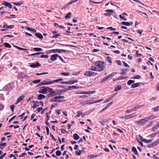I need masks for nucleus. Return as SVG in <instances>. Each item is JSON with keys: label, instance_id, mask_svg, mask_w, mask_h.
<instances>
[{"label": "nucleus", "instance_id": "473e14b6", "mask_svg": "<svg viewBox=\"0 0 159 159\" xmlns=\"http://www.w3.org/2000/svg\"><path fill=\"white\" fill-rule=\"evenodd\" d=\"M61 101H61V100H57V99H55V97L53 98L51 100V102H61Z\"/></svg>", "mask_w": 159, "mask_h": 159}, {"label": "nucleus", "instance_id": "f3484780", "mask_svg": "<svg viewBox=\"0 0 159 159\" xmlns=\"http://www.w3.org/2000/svg\"><path fill=\"white\" fill-rule=\"evenodd\" d=\"M3 4L6 6L10 8H11V5L8 2H4L3 3Z\"/></svg>", "mask_w": 159, "mask_h": 159}, {"label": "nucleus", "instance_id": "39448f33", "mask_svg": "<svg viewBox=\"0 0 159 159\" xmlns=\"http://www.w3.org/2000/svg\"><path fill=\"white\" fill-rule=\"evenodd\" d=\"M148 120H149V118H146L145 119H142L137 121V123L138 124L141 125L146 122Z\"/></svg>", "mask_w": 159, "mask_h": 159}, {"label": "nucleus", "instance_id": "20e7f679", "mask_svg": "<svg viewBox=\"0 0 159 159\" xmlns=\"http://www.w3.org/2000/svg\"><path fill=\"white\" fill-rule=\"evenodd\" d=\"M31 105L32 107L35 109L39 106V102L37 101L33 100L31 102Z\"/></svg>", "mask_w": 159, "mask_h": 159}, {"label": "nucleus", "instance_id": "423d86ee", "mask_svg": "<svg viewBox=\"0 0 159 159\" xmlns=\"http://www.w3.org/2000/svg\"><path fill=\"white\" fill-rule=\"evenodd\" d=\"M48 92L50 93L51 96H53L57 95V93L53 90V89L48 88Z\"/></svg>", "mask_w": 159, "mask_h": 159}, {"label": "nucleus", "instance_id": "774afa93", "mask_svg": "<svg viewBox=\"0 0 159 159\" xmlns=\"http://www.w3.org/2000/svg\"><path fill=\"white\" fill-rule=\"evenodd\" d=\"M122 62L123 64V65L125 67H129V66L128 65V64L126 63L124 61H122Z\"/></svg>", "mask_w": 159, "mask_h": 159}, {"label": "nucleus", "instance_id": "603ef678", "mask_svg": "<svg viewBox=\"0 0 159 159\" xmlns=\"http://www.w3.org/2000/svg\"><path fill=\"white\" fill-rule=\"evenodd\" d=\"M61 84H70L69 81H64L62 82L61 83Z\"/></svg>", "mask_w": 159, "mask_h": 159}, {"label": "nucleus", "instance_id": "a18cd8bd", "mask_svg": "<svg viewBox=\"0 0 159 159\" xmlns=\"http://www.w3.org/2000/svg\"><path fill=\"white\" fill-rule=\"evenodd\" d=\"M23 3V2H17V3L14 2V5H20L21 4H22Z\"/></svg>", "mask_w": 159, "mask_h": 159}, {"label": "nucleus", "instance_id": "6ab92c4d", "mask_svg": "<svg viewBox=\"0 0 159 159\" xmlns=\"http://www.w3.org/2000/svg\"><path fill=\"white\" fill-rule=\"evenodd\" d=\"M55 99H57V100H60V99H62L64 98V97L63 96H58L55 97Z\"/></svg>", "mask_w": 159, "mask_h": 159}, {"label": "nucleus", "instance_id": "1a4fd4ad", "mask_svg": "<svg viewBox=\"0 0 159 159\" xmlns=\"http://www.w3.org/2000/svg\"><path fill=\"white\" fill-rule=\"evenodd\" d=\"M41 65L39 62L33 63L30 65V66L31 68L38 67L40 66Z\"/></svg>", "mask_w": 159, "mask_h": 159}, {"label": "nucleus", "instance_id": "4be33fe9", "mask_svg": "<svg viewBox=\"0 0 159 159\" xmlns=\"http://www.w3.org/2000/svg\"><path fill=\"white\" fill-rule=\"evenodd\" d=\"M139 84L138 83L133 84L131 85V88H135L139 87Z\"/></svg>", "mask_w": 159, "mask_h": 159}, {"label": "nucleus", "instance_id": "37998d69", "mask_svg": "<svg viewBox=\"0 0 159 159\" xmlns=\"http://www.w3.org/2000/svg\"><path fill=\"white\" fill-rule=\"evenodd\" d=\"M89 157H90V159H91L96 157H97V155H89Z\"/></svg>", "mask_w": 159, "mask_h": 159}, {"label": "nucleus", "instance_id": "0e129e2a", "mask_svg": "<svg viewBox=\"0 0 159 159\" xmlns=\"http://www.w3.org/2000/svg\"><path fill=\"white\" fill-rule=\"evenodd\" d=\"M6 153H4L2 155H1L0 156V159H2L3 158V157H4V156L6 155Z\"/></svg>", "mask_w": 159, "mask_h": 159}, {"label": "nucleus", "instance_id": "e433bc0d", "mask_svg": "<svg viewBox=\"0 0 159 159\" xmlns=\"http://www.w3.org/2000/svg\"><path fill=\"white\" fill-rule=\"evenodd\" d=\"M61 74L63 75L68 76L70 75V74L68 72H61Z\"/></svg>", "mask_w": 159, "mask_h": 159}, {"label": "nucleus", "instance_id": "5fc2aeb1", "mask_svg": "<svg viewBox=\"0 0 159 159\" xmlns=\"http://www.w3.org/2000/svg\"><path fill=\"white\" fill-rule=\"evenodd\" d=\"M157 98L156 97H153L151 99H149L148 100L151 101H154L156 100Z\"/></svg>", "mask_w": 159, "mask_h": 159}, {"label": "nucleus", "instance_id": "a19ab883", "mask_svg": "<svg viewBox=\"0 0 159 159\" xmlns=\"http://www.w3.org/2000/svg\"><path fill=\"white\" fill-rule=\"evenodd\" d=\"M40 81H41V80H33V83L34 84H37V83H39Z\"/></svg>", "mask_w": 159, "mask_h": 159}, {"label": "nucleus", "instance_id": "7ed1b4c3", "mask_svg": "<svg viewBox=\"0 0 159 159\" xmlns=\"http://www.w3.org/2000/svg\"><path fill=\"white\" fill-rule=\"evenodd\" d=\"M12 89V85L11 84H8L5 86L3 88L2 90L5 91L6 93L7 94Z\"/></svg>", "mask_w": 159, "mask_h": 159}, {"label": "nucleus", "instance_id": "ea45409f", "mask_svg": "<svg viewBox=\"0 0 159 159\" xmlns=\"http://www.w3.org/2000/svg\"><path fill=\"white\" fill-rule=\"evenodd\" d=\"M113 97V96L112 97H110L109 98L107 99L104 102H103V103H105L106 102H107L110 100H111L112 98Z\"/></svg>", "mask_w": 159, "mask_h": 159}, {"label": "nucleus", "instance_id": "052dcab7", "mask_svg": "<svg viewBox=\"0 0 159 159\" xmlns=\"http://www.w3.org/2000/svg\"><path fill=\"white\" fill-rule=\"evenodd\" d=\"M116 74V72H113V73H111V74H110L109 75H110V77H111L112 76H114Z\"/></svg>", "mask_w": 159, "mask_h": 159}, {"label": "nucleus", "instance_id": "4d7b16f0", "mask_svg": "<svg viewBox=\"0 0 159 159\" xmlns=\"http://www.w3.org/2000/svg\"><path fill=\"white\" fill-rule=\"evenodd\" d=\"M90 69L92 70L95 71L96 70V68L94 66H92Z\"/></svg>", "mask_w": 159, "mask_h": 159}, {"label": "nucleus", "instance_id": "a211bd4d", "mask_svg": "<svg viewBox=\"0 0 159 159\" xmlns=\"http://www.w3.org/2000/svg\"><path fill=\"white\" fill-rule=\"evenodd\" d=\"M159 144V139H157L156 141H154L152 144V147L155 146Z\"/></svg>", "mask_w": 159, "mask_h": 159}, {"label": "nucleus", "instance_id": "680f3d73", "mask_svg": "<svg viewBox=\"0 0 159 159\" xmlns=\"http://www.w3.org/2000/svg\"><path fill=\"white\" fill-rule=\"evenodd\" d=\"M116 63L118 65H121V62L119 60H116L115 61Z\"/></svg>", "mask_w": 159, "mask_h": 159}, {"label": "nucleus", "instance_id": "de8ad7c7", "mask_svg": "<svg viewBox=\"0 0 159 159\" xmlns=\"http://www.w3.org/2000/svg\"><path fill=\"white\" fill-rule=\"evenodd\" d=\"M157 126H158V125H156L155 126L153 127L152 129V131H155L157 129Z\"/></svg>", "mask_w": 159, "mask_h": 159}, {"label": "nucleus", "instance_id": "69168bd1", "mask_svg": "<svg viewBox=\"0 0 159 159\" xmlns=\"http://www.w3.org/2000/svg\"><path fill=\"white\" fill-rule=\"evenodd\" d=\"M152 141V139H150V140H147L146 139V141H145V143H151Z\"/></svg>", "mask_w": 159, "mask_h": 159}, {"label": "nucleus", "instance_id": "c9c22d12", "mask_svg": "<svg viewBox=\"0 0 159 159\" xmlns=\"http://www.w3.org/2000/svg\"><path fill=\"white\" fill-rule=\"evenodd\" d=\"M4 44H5V46L6 48H11V46L8 43H4Z\"/></svg>", "mask_w": 159, "mask_h": 159}, {"label": "nucleus", "instance_id": "864d4df0", "mask_svg": "<svg viewBox=\"0 0 159 159\" xmlns=\"http://www.w3.org/2000/svg\"><path fill=\"white\" fill-rule=\"evenodd\" d=\"M140 108V107H138V106H136L134 107L133 108H132V110L133 111H135L137 109L139 108Z\"/></svg>", "mask_w": 159, "mask_h": 159}, {"label": "nucleus", "instance_id": "4468645a", "mask_svg": "<svg viewBox=\"0 0 159 159\" xmlns=\"http://www.w3.org/2000/svg\"><path fill=\"white\" fill-rule=\"evenodd\" d=\"M52 33L54 34V35L52 37V38H57L58 36H60V35L57 33V32L54 31H52Z\"/></svg>", "mask_w": 159, "mask_h": 159}, {"label": "nucleus", "instance_id": "8fccbe9b", "mask_svg": "<svg viewBox=\"0 0 159 159\" xmlns=\"http://www.w3.org/2000/svg\"><path fill=\"white\" fill-rule=\"evenodd\" d=\"M48 56L46 55H43L40 56L41 58H48Z\"/></svg>", "mask_w": 159, "mask_h": 159}, {"label": "nucleus", "instance_id": "0eeeda50", "mask_svg": "<svg viewBox=\"0 0 159 159\" xmlns=\"http://www.w3.org/2000/svg\"><path fill=\"white\" fill-rule=\"evenodd\" d=\"M18 77L21 78L27 79L28 78V76L22 72L18 73Z\"/></svg>", "mask_w": 159, "mask_h": 159}, {"label": "nucleus", "instance_id": "4c0bfd02", "mask_svg": "<svg viewBox=\"0 0 159 159\" xmlns=\"http://www.w3.org/2000/svg\"><path fill=\"white\" fill-rule=\"evenodd\" d=\"M139 137L140 138V139L143 142H145V141H146V139H144L143 138V137L141 136L140 135H139Z\"/></svg>", "mask_w": 159, "mask_h": 159}, {"label": "nucleus", "instance_id": "aec40b11", "mask_svg": "<svg viewBox=\"0 0 159 159\" xmlns=\"http://www.w3.org/2000/svg\"><path fill=\"white\" fill-rule=\"evenodd\" d=\"M45 98V96L43 94H40L38 96V99L39 100H41L44 98Z\"/></svg>", "mask_w": 159, "mask_h": 159}, {"label": "nucleus", "instance_id": "cd10ccee", "mask_svg": "<svg viewBox=\"0 0 159 159\" xmlns=\"http://www.w3.org/2000/svg\"><path fill=\"white\" fill-rule=\"evenodd\" d=\"M71 15V13L69 12L66 15L65 18L66 19H69L70 18Z\"/></svg>", "mask_w": 159, "mask_h": 159}, {"label": "nucleus", "instance_id": "c756f323", "mask_svg": "<svg viewBox=\"0 0 159 159\" xmlns=\"http://www.w3.org/2000/svg\"><path fill=\"white\" fill-rule=\"evenodd\" d=\"M135 82L134 80H128L127 82V84L128 85H130L132 83H134Z\"/></svg>", "mask_w": 159, "mask_h": 159}, {"label": "nucleus", "instance_id": "49530a36", "mask_svg": "<svg viewBox=\"0 0 159 159\" xmlns=\"http://www.w3.org/2000/svg\"><path fill=\"white\" fill-rule=\"evenodd\" d=\"M81 153V151L80 150H79L75 152V154L77 155H80Z\"/></svg>", "mask_w": 159, "mask_h": 159}, {"label": "nucleus", "instance_id": "7c9ffc66", "mask_svg": "<svg viewBox=\"0 0 159 159\" xmlns=\"http://www.w3.org/2000/svg\"><path fill=\"white\" fill-rule=\"evenodd\" d=\"M51 52L53 53L58 52L59 53V49H52L51 50Z\"/></svg>", "mask_w": 159, "mask_h": 159}, {"label": "nucleus", "instance_id": "09e8293b", "mask_svg": "<svg viewBox=\"0 0 159 159\" xmlns=\"http://www.w3.org/2000/svg\"><path fill=\"white\" fill-rule=\"evenodd\" d=\"M120 118L123 119H129V116H122L120 117Z\"/></svg>", "mask_w": 159, "mask_h": 159}, {"label": "nucleus", "instance_id": "a878e982", "mask_svg": "<svg viewBox=\"0 0 159 159\" xmlns=\"http://www.w3.org/2000/svg\"><path fill=\"white\" fill-rule=\"evenodd\" d=\"M35 36L37 37L40 39H42L43 38V37L42 35L40 33H37L35 34Z\"/></svg>", "mask_w": 159, "mask_h": 159}, {"label": "nucleus", "instance_id": "13d9d810", "mask_svg": "<svg viewBox=\"0 0 159 159\" xmlns=\"http://www.w3.org/2000/svg\"><path fill=\"white\" fill-rule=\"evenodd\" d=\"M155 136L154 134H151L149 135L148 136V137H149L150 138H152L155 137Z\"/></svg>", "mask_w": 159, "mask_h": 159}, {"label": "nucleus", "instance_id": "393cba45", "mask_svg": "<svg viewBox=\"0 0 159 159\" xmlns=\"http://www.w3.org/2000/svg\"><path fill=\"white\" fill-rule=\"evenodd\" d=\"M128 70L127 69H122L121 70V74H124L126 73V72L128 71Z\"/></svg>", "mask_w": 159, "mask_h": 159}, {"label": "nucleus", "instance_id": "bf43d9fd", "mask_svg": "<svg viewBox=\"0 0 159 159\" xmlns=\"http://www.w3.org/2000/svg\"><path fill=\"white\" fill-rule=\"evenodd\" d=\"M143 30H138V33L140 34H142Z\"/></svg>", "mask_w": 159, "mask_h": 159}, {"label": "nucleus", "instance_id": "2eb2a0df", "mask_svg": "<svg viewBox=\"0 0 159 159\" xmlns=\"http://www.w3.org/2000/svg\"><path fill=\"white\" fill-rule=\"evenodd\" d=\"M105 11H107V12L106 13H105L104 15L106 16H109L111 13L113 12V10H105Z\"/></svg>", "mask_w": 159, "mask_h": 159}, {"label": "nucleus", "instance_id": "f257e3e1", "mask_svg": "<svg viewBox=\"0 0 159 159\" xmlns=\"http://www.w3.org/2000/svg\"><path fill=\"white\" fill-rule=\"evenodd\" d=\"M62 79H58L54 80H43L41 84L43 85H49L53 84L55 83H57L59 81H61L62 80Z\"/></svg>", "mask_w": 159, "mask_h": 159}, {"label": "nucleus", "instance_id": "ddd939ff", "mask_svg": "<svg viewBox=\"0 0 159 159\" xmlns=\"http://www.w3.org/2000/svg\"><path fill=\"white\" fill-rule=\"evenodd\" d=\"M92 74V71L89 70L85 72L84 73V75L87 76H90L93 75V74Z\"/></svg>", "mask_w": 159, "mask_h": 159}, {"label": "nucleus", "instance_id": "b1692460", "mask_svg": "<svg viewBox=\"0 0 159 159\" xmlns=\"http://www.w3.org/2000/svg\"><path fill=\"white\" fill-rule=\"evenodd\" d=\"M73 137L75 140H78L80 138L79 136L77 134H74Z\"/></svg>", "mask_w": 159, "mask_h": 159}, {"label": "nucleus", "instance_id": "338daca9", "mask_svg": "<svg viewBox=\"0 0 159 159\" xmlns=\"http://www.w3.org/2000/svg\"><path fill=\"white\" fill-rule=\"evenodd\" d=\"M14 108V106L13 105H11L10 106V108L12 111H13Z\"/></svg>", "mask_w": 159, "mask_h": 159}, {"label": "nucleus", "instance_id": "58836bf2", "mask_svg": "<svg viewBox=\"0 0 159 159\" xmlns=\"http://www.w3.org/2000/svg\"><path fill=\"white\" fill-rule=\"evenodd\" d=\"M131 78L139 79L140 78V76L139 75L134 76L133 77H131Z\"/></svg>", "mask_w": 159, "mask_h": 159}, {"label": "nucleus", "instance_id": "9d476101", "mask_svg": "<svg viewBox=\"0 0 159 159\" xmlns=\"http://www.w3.org/2000/svg\"><path fill=\"white\" fill-rule=\"evenodd\" d=\"M47 91V88L45 87H43L42 89L39 90V93H42L43 94H46Z\"/></svg>", "mask_w": 159, "mask_h": 159}, {"label": "nucleus", "instance_id": "c85d7f7f", "mask_svg": "<svg viewBox=\"0 0 159 159\" xmlns=\"http://www.w3.org/2000/svg\"><path fill=\"white\" fill-rule=\"evenodd\" d=\"M85 94H93L95 93V91H89L88 92H85Z\"/></svg>", "mask_w": 159, "mask_h": 159}, {"label": "nucleus", "instance_id": "bb28decb", "mask_svg": "<svg viewBox=\"0 0 159 159\" xmlns=\"http://www.w3.org/2000/svg\"><path fill=\"white\" fill-rule=\"evenodd\" d=\"M25 29L27 30L30 31H32L33 32H36V31L35 30H34V29H32L30 27H25Z\"/></svg>", "mask_w": 159, "mask_h": 159}, {"label": "nucleus", "instance_id": "5701e85b", "mask_svg": "<svg viewBox=\"0 0 159 159\" xmlns=\"http://www.w3.org/2000/svg\"><path fill=\"white\" fill-rule=\"evenodd\" d=\"M132 150L134 154L136 155L138 153L137 150L136 148L134 147H132Z\"/></svg>", "mask_w": 159, "mask_h": 159}, {"label": "nucleus", "instance_id": "72a5a7b5", "mask_svg": "<svg viewBox=\"0 0 159 159\" xmlns=\"http://www.w3.org/2000/svg\"><path fill=\"white\" fill-rule=\"evenodd\" d=\"M106 60L109 63H111V59L109 57H107L106 58Z\"/></svg>", "mask_w": 159, "mask_h": 159}, {"label": "nucleus", "instance_id": "79ce46f5", "mask_svg": "<svg viewBox=\"0 0 159 159\" xmlns=\"http://www.w3.org/2000/svg\"><path fill=\"white\" fill-rule=\"evenodd\" d=\"M61 152L60 151L58 150L56 152V155L58 156H59L61 155Z\"/></svg>", "mask_w": 159, "mask_h": 159}, {"label": "nucleus", "instance_id": "dca6fc26", "mask_svg": "<svg viewBox=\"0 0 159 159\" xmlns=\"http://www.w3.org/2000/svg\"><path fill=\"white\" fill-rule=\"evenodd\" d=\"M58 55L57 54H53L52 55L50 59L52 61H54L57 59Z\"/></svg>", "mask_w": 159, "mask_h": 159}, {"label": "nucleus", "instance_id": "f03ea898", "mask_svg": "<svg viewBox=\"0 0 159 159\" xmlns=\"http://www.w3.org/2000/svg\"><path fill=\"white\" fill-rule=\"evenodd\" d=\"M95 65L96 66L98 67V69L97 70L98 71H101L105 69L103 62L97 61L95 63Z\"/></svg>", "mask_w": 159, "mask_h": 159}, {"label": "nucleus", "instance_id": "e2e57ef3", "mask_svg": "<svg viewBox=\"0 0 159 159\" xmlns=\"http://www.w3.org/2000/svg\"><path fill=\"white\" fill-rule=\"evenodd\" d=\"M107 29H110L111 30H116V29L114 28H112V27H107Z\"/></svg>", "mask_w": 159, "mask_h": 159}, {"label": "nucleus", "instance_id": "c03bdc74", "mask_svg": "<svg viewBox=\"0 0 159 159\" xmlns=\"http://www.w3.org/2000/svg\"><path fill=\"white\" fill-rule=\"evenodd\" d=\"M152 109L154 110V111H158V110H159V105L157 107L153 108Z\"/></svg>", "mask_w": 159, "mask_h": 159}, {"label": "nucleus", "instance_id": "6e6552de", "mask_svg": "<svg viewBox=\"0 0 159 159\" xmlns=\"http://www.w3.org/2000/svg\"><path fill=\"white\" fill-rule=\"evenodd\" d=\"M85 115V113H83L82 111H78L77 112V114L76 115V116L77 117H79L80 116H81L82 118Z\"/></svg>", "mask_w": 159, "mask_h": 159}, {"label": "nucleus", "instance_id": "f8f14e48", "mask_svg": "<svg viewBox=\"0 0 159 159\" xmlns=\"http://www.w3.org/2000/svg\"><path fill=\"white\" fill-rule=\"evenodd\" d=\"M25 97V96L24 95H22L20 97H19L15 103L16 104H18L20 101L22 100Z\"/></svg>", "mask_w": 159, "mask_h": 159}, {"label": "nucleus", "instance_id": "6e6d98bb", "mask_svg": "<svg viewBox=\"0 0 159 159\" xmlns=\"http://www.w3.org/2000/svg\"><path fill=\"white\" fill-rule=\"evenodd\" d=\"M61 132L62 134H65L66 131L63 129H61Z\"/></svg>", "mask_w": 159, "mask_h": 159}, {"label": "nucleus", "instance_id": "3c124183", "mask_svg": "<svg viewBox=\"0 0 159 159\" xmlns=\"http://www.w3.org/2000/svg\"><path fill=\"white\" fill-rule=\"evenodd\" d=\"M136 115V114L135 113H134L132 114H131L129 115H128V116H129V118H132L133 117L135 116Z\"/></svg>", "mask_w": 159, "mask_h": 159}, {"label": "nucleus", "instance_id": "412c9836", "mask_svg": "<svg viewBox=\"0 0 159 159\" xmlns=\"http://www.w3.org/2000/svg\"><path fill=\"white\" fill-rule=\"evenodd\" d=\"M121 87L120 85H117L115 88L114 90L115 91H119L121 89Z\"/></svg>", "mask_w": 159, "mask_h": 159}, {"label": "nucleus", "instance_id": "2f4dec72", "mask_svg": "<svg viewBox=\"0 0 159 159\" xmlns=\"http://www.w3.org/2000/svg\"><path fill=\"white\" fill-rule=\"evenodd\" d=\"M122 24L126 26H129L130 25V24L129 23L123 21L122 22Z\"/></svg>", "mask_w": 159, "mask_h": 159}, {"label": "nucleus", "instance_id": "9b49d317", "mask_svg": "<svg viewBox=\"0 0 159 159\" xmlns=\"http://www.w3.org/2000/svg\"><path fill=\"white\" fill-rule=\"evenodd\" d=\"M80 88H81V87H79L75 86H69L67 90H70L74 89H78Z\"/></svg>", "mask_w": 159, "mask_h": 159}, {"label": "nucleus", "instance_id": "f704fd0d", "mask_svg": "<svg viewBox=\"0 0 159 159\" xmlns=\"http://www.w3.org/2000/svg\"><path fill=\"white\" fill-rule=\"evenodd\" d=\"M34 49L36 51H41L42 49L39 48H34Z\"/></svg>", "mask_w": 159, "mask_h": 159}]
</instances>
